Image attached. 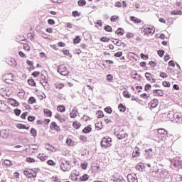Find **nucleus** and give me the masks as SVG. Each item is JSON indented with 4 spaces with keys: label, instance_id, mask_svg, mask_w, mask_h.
<instances>
[{
    "label": "nucleus",
    "instance_id": "nucleus-1",
    "mask_svg": "<svg viewBox=\"0 0 182 182\" xmlns=\"http://www.w3.org/2000/svg\"><path fill=\"white\" fill-rule=\"evenodd\" d=\"M60 168L62 171H69L70 168H72V166L70 165V161L66 160L65 158H60L59 159Z\"/></svg>",
    "mask_w": 182,
    "mask_h": 182
},
{
    "label": "nucleus",
    "instance_id": "nucleus-2",
    "mask_svg": "<svg viewBox=\"0 0 182 182\" xmlns=\"http://www.w3.org/2000/svg\"><path fill=\"white\" fill-rule=\"evenodd\" d=\"M100 146L102 147V149H108V147H112V138L109 136L103 137L100 141Z\"/></svg>",
    "mask_w": 182,
    "mask_h": 182
},
{
    "label": "nucleus",
    "instance_id": "nucleus-3",
    "mask_svg": "<svg viewBox=\"0 0 182 182\" xmlns=\"http://www.w3.org/2000/svg\"><path fill=\"white\" fill-rule=\"evenodd\" d=\"M175 116L176 113H174L173 111H170L168 114H163L161 117L164 122H167V120H169L170 122H174Z\"/></svg>",
    "mask_w": 182,
    "mask_h": 182
},
{
    "label": "nucleus",
    "instance_id": "nucleus-4",
    "mask_svg": "<svg viewBox=\"0 0 182 182\" xmlns=\"http://www.w3.org/2000/svg\"><path fill=\"white\" fill-rule=\"evenodd\" d=\"M58 72V73H60L62 76H68V75H69V70H68V68L65 64L59 65Z\"/></svg>",
    "mask_w": 182,
    "mask_h": 182
},
{
    "label": "nucleus",
    "instance_id": "nucleus-5",
    "mask_svg": "<svg viewBox=\"0 0 182 182\" xmlns=\"http://www.w3.org/2000/svg\"><path fill=\"white\" fill-rule=\"evenodd\" d=\"M157 137L160 140H164L167 137V131L164 129H158Z\"/></svg>",
    "mask_w": 182,
    "mask_h": 182
},
{
    "label": "nucleus",
    "instance_id": "nucleus-6",
    "mask_svg": "<svg viewBox=\"0 0 182 182\" xmlns=\"http://www.w3.org/2000/svg\"><path fill=\"white\" fill-rule=\"evenodd\" d=\"M143 32L144 33V35H146V36H149L150 35H154V27H143Z\"/></svg>",
    "mask_w": 182,
    "mask_h": 182
},
{
    "label": "nucleus",
    "instance_id": "nucleus-7",
    "mask_svg": "<svg viewBox=\"0 0 182 182\" xmlns=\"http://www.w3.org/2000/svg\"><path fill=\"white\" fill-rule=\"evenodd\" d=\"M23 174L27 178H35L36 177V172H33V171L31 169L25 170Z\"/></svg>",
    "mask_w": 182,
    "mask_h": 182
},
{
    "label": "nucleus",
    "instance_id": "nucleus-8",
    "mask_svg": "<svg viewBox=\"0 0 182 182\" xmlns=\"http://www.w3.org/2000/svg\"><path fill=\"white\" fill-rule=\"evenodd\" d=\"M171 166H173V167H180L182 165V161L180 159V157H176L174 159H173L171 161Z\"/></svg>",
    "mask_w": 182,
    "mask_h": 182
},
{
    "label": "nucleus",
    "instance_id": "nucleus-9",
    "mask_svg": "<svg viewBox=\"0 0 182 182\" xmlns=\"http://www.w3.org/2000/svg\"><path fill=\"white\" fill-rule=\"evenodd\" d=\"M173 123H177V124H182L181 112H176L175 113V118L173 119Z\"/></svg>",
    "mask_w": 182,
    "mask_h": 182
},
{
    "label": "nucleus",
    "instance_id": "nucleus-10",
    "mask_svg": "<svg viewBox=\"0 0 182 182\" xmlns=\"http://www.w3.org/2000/svg\"><path fill=\"white\" fill-rule=\"evenodd\" d=\"M168 176V172L166 169H159V178H166Z\"/></svg>",
    "mask_w": 182,
    "mask_h": 182
},
{
    "label": "nucleus",
    "instance_id": "nucleus-11",
    "mask_svg": "<svg viewBox=\"0 0 182 182\" xmlns=\"http://www.w3.org/2000/svg\"><path fill=\"white\" fill-rule=\"evenodd\" d=\"M149 106H150L152 109H155V107H157V106H159V100H151L149 103Z\"/></svg>",
    "mask_w": 182,
    "mask_h": 182
},
{
    "label": "nucleus",
    "instance_id": "nucleus-12",
    "mask_svg": "<svg viewBox=\"0 0 182 182\" xmlns=\"http://www.w3.org/2000/svg\"><path fill=\"white\" fill-rule=\"evenodd\" d=\"M127 181L129 182H139V181L137 180V176L136 175L132 174H129L127 176Z\"/></svg>",
    "mask_w": 182,
    "mask_h": 182
},
{
    "label": "nucleus",
    "instance_id": "nucleus-13",
    "mask_svg": "<svg viewBox=\"0 0 182 182\" xmlns=\"http://www.w3.org/2000/svg\"><path fill=\"white\" fill-rule=\"evenodd\" d=\"M50 129L51 130H55L56 132H60V127L58 126V124L56 122H53L50 124Z\"/></svg>",
    "mask_w": 182,
    "mask_h": 182
},
{
    "label": "nucleus",
    "instance_id": "nucleus-14",
    "mask_svg": "<svg viewBox=\"0 0 182 182\" xmlns=\"http://www.w3.org/2000/svg\"><path fill=\"white\" fill-rule=\"evenodd\" d=\"M8 109V105L5 103V101L0 100V112H5Z\"/></svg>",
    "mask_w": 182,
    "mask_h": 182
},
{
    "label": "nucleus",
    "instance_id": "nucleus-15",
    "mask_svg": "<svg viewBox=\"0 0 182 182\" xmlns=\"http://www.w3.org/2000/svg\"><path fill=\"white\" fill-rule=\"evenodd\" d=\"M151 176H152V177H155V178H159V169L156 168L151 172Z\"/></svg>",
    "mask_w": 182,
    "mask_h": 182
},
{
    "label": "nucleus",
    "instance_id": "nucleus-16",
    "mask_svg": "<svg viewBox=\"0 0 182 182\" xmlns=\"http://www.w3.org/2000/svg\"><path fill=\"white\" fill-rule=\"evenodd\" d=\"M153 95L154 96L162 97L164 96V92H163V90H154L153 91Z\"/></svg>",
    "mask_w": 182,
    "mask_h": 182
},
{
    "label": "nucleus",
    "instance_id": "nucleus-17",
    "mask_svg": "<svg viewBox=\"0 0 182 182\" xmlns=\"http://www.w3.org/2000/svg\"><path fill=\"white\" fill-rule=\"evenodd\" d=\"M77 108L74 107L72 110V112L70 113V117L72 119H75V117H76V116H77Z\"/></svg>",
    "mask_w": 182,
    "mask_h": 182
},
{
    "label": "nucleus",
    "instance_id": "nucleus-18",
    "mask_svg": "<svg viewBox=\"0 0 182 182\" xmlns=\"http://www.w3.org/2000/svg\"><path fill=\"white\" fill-rule=\"evenodd\" d=\"M9 103H10V105L14 107H18V106H19V102H18L14 99H10Z\"/></svg>",
    "mask_w": 182,
    "mask_h": 182
},
{
    "label": "nucleus",
    "instance_id": "nucleus-19",
    "mask_svg": "<svg viewBox=\"0 0 182 182\" xmlns=\"http://www.w3.org/2000/svg\"><path fill=\"white\" fill-rule=\"evenodd\" d=\"M7 63L8 65H9V66H16V60H15V59L14 58H10L7 60Z\"/></svg>",
    "mask_w": 182,
    "mask_h": 182
},
{
    "label": "nucleus",
    "instance_id": "nucleus-20",
    "mask_svg": "<svg viewBox=\"0 0 182 182\" xmlns=\"http://www.w3.org/2000/svg\"><path fill=\"white\" fill-rule=\"evenodd\" d=\"M130 21H132V22H134V23H141V20L134 16H131Z\"/></svg>",
    "mask_w": 182,
    "mask_h": 182
},
{
    "label": "nucleus",
    "instance_id": "nucleus-21",
    "mask_svg": "<svg viewBox=\"0 0 182 182\" xmlns=\"http://www.w3.org/2000/svg\"><path fill=\"white\" fill-rule=\"evenodd\" d=\"M38 159L41 160V161H45L48 159V156L45 154H40L38 155Z\"/></svg>",
    "mask_w": 182,
    "mask_h": 182
},
{
    "label": "nucleus",
    "instance_id": "nucleus-22",
    "mask_svg": "<svg viewBox=\"0 0 182 182\" xmlns=\"http://www.w3.org/2000/svg\"><path fill=\"white\" fill-rule=\"evenodd\" d=\"M0 137H2L3 139H6L8 137V134H6V130L3 129L0 131Z\"/></svg>",
    "mask_w": 182,
    "mask_h": 182
},
{
    "label": "nucleus",
    "instance_id": "nucleus-23",
    "mask_svg": "<svg viewBox=\"0 0 182 182\" xmlns=\"http://www.w3.org/2000/svg\"><path fill=\"white\" fill-rule=\"evenodd\" d=\"M146 154H147L149 157H151L154 154L153 149L151 148L145 150Z\"/></svg>",
    "mask_w": 182,
    "mask_h": 182
},
{
    "label": "nucleus",
    "instance_id": "nucleus-24",
    "mask_svg": "<svg viewBox=\"0 0 182 182\" xmlns=\"http://www.w3.org/2000/svg\"><path fill=\"white\" fill-rule=\"evenodd\" d=\"M73 126L74 127V129H80V126H82V124H80V122H77V121H75L73 124Z\"/></svg>",
    "mask_w": 182,
    "mask_h": 182
},
{
    "label": "nucleus",
    "instance_id": "nucleus-25",
    "mask_svg": "<svg viewBox=\"0 0 182 182\" xmlns=\"http://www.w3.org/2000/svg\"><path fill=\"white\" fill-rule=\"evenodd\" d=\"M16 127L18 129H26V130H29V127H26V125L23 124H18Z\"/></svg>",
    "mask_w": 182,
    "mask_h": 182
},
{
    "label": "nucleus",
    "instance_id": "nucleus-26",
    "mask_svg": "<svg viewBox=\"0 0 182 182\" xmlns=\"http://www.w3.org/2000/svg\"><path fill=\"white\" fill-rule=\"evenodd\" d=\"M124 30H123V28H119L116 31L115 33H117V35H119V36H122V35H124Z\"/></svg>",
    "mask_w": 182,
    "mask_h": 182
},
{
    "label": "nucleus",
    "instance_id": "nucleus-27",
    "mask_svg": "<svg viewBox=\"0 0 182 182\" xmlns=\"http://www.w3.org/2000/svg\"><path fill=\"white\" fill-rule=\"evenodd\" d=\"M87 180H89L88 174H84L83 176L80 177V181H87Z\"/></svg>",
    "mask_w": 182,
    "mask_h": 182
},
{
    "label": "nucleus",
    "instance_id": "nucleus-28",
    "mask_svg": "<svg viewBox=\"0 0 182 182\" xmlns=\"http://www.w3.org/2000/svg\"><path fill=\"white\" fill-rule=\"evenodd\" d=\"M96 115H97V119H102V118L105 117V114L100 110H99L96 112Z\"/></svg>",
    "mask_w": 182,
    "mask_h": 182
},
{
    "label": "nucleus",
    "instance_id": "nucleus-29",
    "mask_svg": "<svg viewBox=\"0 0 182 182\" xmlns=\"http://www.w3.org/2000/svg\"><path fill=\"white\" fill-rule=\"evenodd\" d=\"M57 110L58 112H60L61 113H63V112H65L66 110V108L65 107L64 105H59L57 107Z\"/></svg>",
    "mask_w": 182,
    "mask_h": 182
},
{
    "label": "nucleus",
    "instance_id": "nucleus-30",
    "mask_svg": "<svg viewBox=\"0 0 182 182\" xmlns=\"http://www.w3.org/2000/svg\"><path fill=\"white\" fill-rule=\"evenodd\" d=\"M80 37L79 36H77L73 40V43L77 45V43H80Z\"/></svg>",
    "mask_w": 182,
    "mask_h": 182
},
{
    "label": "nucleus",
    "instance_id": "nucleus-31",
    "mask_svg": "<svg viewBox=\"0 0 182 182\" xmlns=\"http://www.w3.org/2000/svg\"><path fill=\"white\" fill-rule=\"evenodd\" d=\"M118 108L119 109V112H126V107L123 104H119Z\"/></svg>",
    "mask_w": 182,
    "mask_h": 182
},
{
    "label": "nucleus",
    "instance_id": "nucleus-32",
    "mask_svg": "<svg viewBox=\"0 0 182 182\" xmlns=\"http://www.w3.org/2000/svg\"><path fill=\"white\" fill-rule=\"evenodd\" d=\"M44 113H45V114H47V116H48V117H50V116H52V111H50L48 109H44Z\"/></svg>",
    "mask_w": 182,
    "mask_h": 182
},
{
    "label": "nucleus",
    "instance_id": "nucleus-33",
    "mask_svg": "<svg viewBox=\"0 0 182 182\" xmlns=\"http://www.w3.org/2000/svg\"><path fill=\"white\" fill-rule=\"evenodd\" d=\"M28 83L30 86H36V83L35 82V80H33V79L28 80Z\"/></svg>",
    "mask_w": 182,
    "mask_h": 182
},
{
    "label": "nucleus",
    "instance_id": "nucleus-34",
    "mask_svg": "<svg viewBox=\"0 0 182 182\" xmlns=\"http://www.w3.org/2000/svg\"><path fill=\"white\" fill-rule=\"evenodd\" d=\"M115 41H112V43H114L117 46H122V41L115 39Z\"/></svg>",
    "mask_w": 182,
    "mask_h": 182
},
{
    "label": "nucleus",
    "instance_id": "nucleus-35",
    "mask_svg": "<svg viewBox=\"0 0 182 182\" xmlns=\"http://www.w3.org/2000/svg\"><path fill=\"white\" fill-rule=\"evenodd\" d=\"M83 133H90L92 132V128L90 127H86L82 130Z\"/></svg>",
    "mask_w": 182,
    "mask_h": 182
},
{
    "label": "nucleus",
    "instance_id": "nucleus-36",
    "mask_svg": "<svg viewBox=\"0 0 182 182\" xmlns=\"http://www.w3.org/2000/svg\"><path fill=\"white\" fill-rule=\"evenodd\" d=\"M41 80L42 82L48 80V79H46V72H43L41 73Z\"/></svg>",
    "mask_w": 182,
    "mask_h": 182
},
{
    "label": "nucleus",
    "instance_id": "nucleus-37",
    "mask_svg": "<svg viewBox=\"0 0 182 182\" xmlns=\"http://www.w3.org/2000/svg\"><path fill=\"white\" fill-rule=\"evenodd\" d=\"M31 134H32L33 137H36V136H37L36 129H35L34 128H31Z\"/></svg>",
    "mask_w": 182,
    "mask_h": 182
},
{
    "label": "nucleus",
    "instance_id": "nucleus-38",
    "mask_svg": "<svg viewBox=\"0 0 182 182\" xmlns=\"http://www.w3.org/2000/svg\"><path fill=\"white\" fill-rule=\"evenodd\" d=\"M80 140H81V141H83V143H86V141H87V137H86V136L81 135L80 136Z\"/></svg>",
    "mask_w": 182,
    "mask_h": 182
},
{
    "label": "nucleus",
    "instance_id": "nucleus-39",
    "mask_svg": "<svg viewBox=\"0 0 182 182\" xmlns=\"http://www.w3.org/2000/svg\"><path fill=\"white\" fill-rule=\"evenodd\" d=\"M181 14H182L181 10H180V11H172L171 12V15H181Z\"/></svg>",
    "mask_w": 182,
    "mask_h": 182
},
{
    "label": "nucleus",
    "instance_id": "nucleus-40",
    "mask_svg": "<svg viewBox=\"0 0 182 182\" xmlns=\"http://www.w3.org/2000/svg\"><path fill=\"white\" fill-rule=\"evenodd\" d=\"M35 102H36V100H35V97H31L28 99V103H29V105H33V103H35Z\"/></svg>",
    "mask_w": 182,
    "mask_h": 182
},
{
    "label": "nucleus",
    "instance_id": "nucleus-41",
    "mask_svg": "<svg viewBox=\"0 0 182 182\" xmlns=\"http://www.w3.org/2000/svg\"><path fill=\"white\" fill-rule=\"evenodd\" d=\"M117 139H119V140H123V139L126 137V134H118L117 135Z\"/></svg>",
    "mask_w": 182,
    "mask_h": 182
},
{
    "label": "nucleus",
    "instance_id": "nucleus-42",
    "mask_svg": "<svg viewBox=\"0 0 182 182\" xmlns=\"http://www.w3.org/2000/svg\"><path fill=\"white\" fill-rule=\"evenodd\" d=\"M79 6H85L86 5V1L85 0H80L78 1Z\"/></svg>",
    "mask_w": 182,
    "mask_h": 182
},
{
    "label": "nucleus",
    "instance_id": "nucleus-43",
    "mask_svg": "<svg viewBox=\"0 0 182 182\" xmlns=\"http://www.w3.org/2000/svg\"><path fill=\"white\" fill-rule=\"evenodd\" d=\"M104 29H105V31H106V32H112V26H110L109 25L105 26Z\"/></svg>",
    "mask_w": 182,
    "mask_h": 182
},
{
    "label": "nucleus",
    "instance_id": "nucleus-44",
    "mask_svg": "<svg viewBox=\"0 0 182 182\" xmlns=\"http://www.w3.org/2000/svg\"><path fill=\"white\" fill-rule=\"evenodd\" d=\"M105 112H106V113H108L109 114H112V107H107L105 109Z\"/></svg>",
    "mask_w": 182,
    "mask_h": 182
},
{
    "label": "nucleus",
    "instance_id": "nucleus-45",
    "mask_svg": "<svg viewBox=\"0 0 182 182\" xmlns=\"http://www.w3.org/2000/svg\"><path fill=\"white\" fill-rule=\"evenodd\" d=\"M65 85H63V83H60L55 85L56 89H58L59 90H60V89H63Z\"/></svg>",
    "mask_w": 182,
    "mask_h": 182
},
{
    "label": "nucleus",
    "instance_id": "nucleus-46",
    "mask_svg": "<svg viewBox=\"0 0 182 182\" xmlns=\"http://www.w3.org/2000/svg\"><path fill=\"white\" fill-rule=\"evenodd\" d=\"M119 19V16H112L110 18L111 22H116Z\"/></svg>",
    "mask_w": 182,
    "mask_h": 182
},
{
    "label": "nucleus",
    "instance_id": "nucleus-47",
    "mask_svg": "<svg viewBox=\"0 0 182 182\" xmlns=\"http://www.w3.org/2000/svg\"><path fill=\"white\" fill-rule=\"evenodd\" d=\"M162 85H163V86H164V87H170V86H171L170 82H166V81H164L162 82Z\"/></svg>",
    "mask_w": 182,
    "mask_h": 182
},
{
    "label": "nucleus",
    "instance_id": "nucleus-48",
    "mask_svg": "<svg viewBox=\"0 0 182 182\" xmlns=\"http://www.w3.org/2000/svg\"><path fill=\"white\" fill-rule=\"evenodd\" d=\"M101 42H109L110 41V38L107 37H102L100 38Z\"/></svg>",
    "mask_w": 182,
    "mask_h": 182
},
{
    "label": "nucleus",
    "instance_id": "nucleus-49",
    "mask_svg": "<svg viewBox=\"0 0 182 182\" xmlns=\"http://www.w3.org/2000/svg\"><path fill=\"white\" fill-rule=\"evenodd\" d=\"M47 164H48V166H56V163H55V161L53 160H48L47 161Z\"/></svg>",
    "mask_w": 182,
    "mask_h": 182
},
{
    "label": "nucleus",
    "instance_id": "nucleus-50",
    "mask_svg": "<svg viewBox=\"0 0 182 182\" xmlns=\"http://www.w3.org/2000/svg\"><path fill=\"white\" fill-rule=\"evenodd\" d=\"M151 74L150 73H145V77H146L147 80H151Z\"/></svg>",
    "mask_w": 182,
    "mask_h": 182
},
{
    "label": "nucleus",
    "instance_id": "nucleus-51",
    "mask_svg": "<svg viewBox=\"0 0 182 182\" xmlns=\"http://www.w3.org/2000/svg\"><path fill=\"white\" fill-rule=\"evenodd\" d=\"M123 95L124 97H127V99L130 98V94L128 91H124Z\"/></svg>",
    "mask_w": 182,
    "mask_h": 182
},
{
    "label": "nucleus",
    "instance_id": "nucleus-52",
    "mask_svg": "<svg viewBox=\"0 0 182 182\" xmlns=\"http://www.w3.org/2000/svg\"><path fill=\"white\" fill-rule=\"evenodd\" d=\"M30 149L31 150H38V149H39V146L36 144H33L30 146Z\"/></svg>",
    "mask_w": 182,
    "mask_h": 182
},
{
    "label": "nucleus",
    "instance_id": "nucleus-53",
    "mask_svg": "<svg viewBox=\"0 0 182 182\" xmlns=\"http://www.w3.org/2000/svg\"><path fill=\"white\" fill-rule=\"evenodd\" d=\"M4 163L6 166H11L12 164V162L8 159H5Z\"/></svg>",
    "mask_w": 182,
    "mask_h": 182
},
{
    "label": "nucleus",
    "instance_id": "nucleus-54",
    "mask_svg": "<svg viewBox=\"0 0 182 182\" xmlns=\"http://www.w3.org/2000/svg\"><path fill=\"white\" fill-rule=\"evenodd\" d=\"M41 75V72L39 71H34L32 73V76H34L35 77H38V76H39Z\"/></svg>",
    "mask_w": 182,
    "mask_h": 182
},
{
    "label": "nucleus",
    "instance_id": "nucleus-55",
    "mask_svg": "<svg viewBox=\"0 0 182 182\" xmlns=\"http://www.w3.org/2000/svg\"><path fill=\"white\" fill-rule=\"evenodd\" d=\"M158 55L161 58H163V56L164 55V50H158Z\"/></svg>",
    "mask_w": 182,
    "mask_h": 182
},
{
    "label": "nucleus",
    "instance_id": "nucleus-56",
    "mask_svg": "<svg viewBox=\"0 0 182 182\" xmlns=\"http://www.w3.org/2000/svg\"><path fill=\"white\" fill-rule=\"evenodd\" d=\"M145 91L148 92V90H150V89H151V85L150 84H146L145 85Z\"/></svg>",
    "mask_w": 182,
    "mask_h": 182
},
{
    "label": "nucleus",
    "instance_id": "nucleus-57",
    "mask_svg": "<svg viewBox=\"0 0 182 182\" xmlns=\"http://www.w3.org/2000/svg\"><path fill=\"white\" fill-rule=\"evenodd\" d=\"M14 113H15L16 116H19L21 114V109H14Z\"/></svg>",
    "mask_w": 182,
    "mask_h": 182
},
{
    "label": "nucleus",
    "instance_id": "nucleus-58",
    "mask_svg": "<svg viewBox=\"0 0 182 182\" xmlns=\"http://www.w3.org/2000/svg\"><path fill=\"white\" fill-rule=\"evenodd\" d=\"M73 16H74V18H76V16H80V14H79V12H77V11H73Z\"/></svg>",
    "mask_w": 182,
    "mask_h": 182
},
{
    "label": "nucleus",
    "instance_id": "nucleus-59",
    "mask_svg": "<svg viewBox=\"0 0 182 182\" xmlns=\"http://www.w3.org/2000/svg\"><path fill=\"white\" fill-rule=\"evenodd\" d=\"M26 161L28 163H35V159L31 158V157H28L26 159Z\"/></svg>",
    "mask_w": 182,
    "mask_h": 182
},
{
    "label": "nucleus",
    "instance_id": "nucleus-60",
    "mask_svg": "<svg viewBox=\"0 0 182 182\" xmlns=\"http://www.w3.org/2000/svg\"><path fill=\"white\" fill-rule=\"evenodd\" d=\"M48 23L49 25H55V21L53 19H48Z\"/></svg>",
    "mask_w": 182,
    "mask_h": 182
},
{
    "label": "nucleus",
    "instance_id": "nucleus-61",
    "mask_svg": "<svg viewBox=\"0 0 182 182\" xmlns=\"http://www.w3.org/2000/svg\"><path fill=\"white\" fill-rule=\"evenodd\" d=\"M41 83L43 87H46V86H48V80L46 81H41Z\"/></svg>",
    "mask_w": 182,
    "mask_h": 182
},
{
    "label": "nucleus",
    "instance_id": "nucleus-62",
    "mask_svg": "<svg viewBox=\"0 0 182 182\" xmlns=\"http://www.w3.org/2000/svg\"><path fill=\"white\" fill-rule=\"evenodd\" d=\"M122 55H123V53L119 51L114 54V56H116V58H120V56H122Z\"/></svg>",
    "mask_w": 182,
    "mask_h": 182
},
{
    "label": "nucleus",
    "instance_id": "nucleus-63",
    "mask_svg": "<svg viewBox=\"0 0 182 182\" xmlns=\"http://www.w3.org/2000/svg\"><path fill=\"white\" fill-rule=\"evenodd\" d=\"M53 182H60V179H59V178H58L56 176L53 177Z\"/></svg>",
    "mask_w": 182,
    "mask_h": 182
},
{
    "label": "nucleus",
    "instance_id": "nucleus-64",
    "mask_svg": "<svg viewBox=\"0 0 182 182\" xmlns=\"http://www.w3.org/2000/svg\"><path fill=\"white\" fill-rule=\"evenodd\" d=\"M28 122H33V120H35V117H33V116H28Z\"/></svg>",
    "mask_w": 182,
    "mask_h": 182
}]
</instances>
